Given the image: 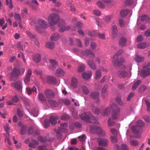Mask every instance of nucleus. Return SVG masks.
Segmentation results:
<instances>
[{"instance_id": "1", "label": "nucleus", "mask_w": 150, "mask_h": 150, "mask_svg": "<svg viewBox=\"0 0 150 150\" xmlns=\"http://www.w3.org/2000/svg\"><path fill=\"white\" fill-rule=\"evenodd\" d=\"M81 118L85 121L93 123L98 124L97 119L94 118L91 112H87L82 113L80 115Z\"/></svg>"}, {"instance_id": "2", "label": "nucleus", "mask_w": 150, "mask_h": 150, "mask_svg": "<svg viewBox=\"0 0 150 150\" xmlns=\"http://www.w3.org/2000/svg\"><path fill=\"white\" fill-rule=\"evenodd\" d=\"M25 71L24 68H21L18 70L16 68H15L13 69L12 72L11 73H9L8 75L11 80H15L16 79V77L18 76L23 74Z\"/></svg>"}, {"instance_id": "3", "label": "nucleus", "mask_w": 150, "mask_h": 150, "mask_svg": "<svg viewBox=\"0 0 150 150\" xmlns=\"http://www.w3.org/2000/svg\"><path fill=\"white\" fill-rule=\"evenodd\" d=\"M59 19V16L58 14L52 13L49 16L47 21L50 25L53 26L57 23Z\"/></svg>"}, {"instance_id": "4", "label": "nucleus", "mask_w": 150, "mask_h": 150, "mask_svg": "<svg viewBox=\"0 0 150 150\" xmlns=\"http://www.w3.org/2000/svg\"><path fill=\"white\" fill-rule=\"evenodd\" d=\"M38 23L40 27L36 26L35 27V29L36 31L39 33H42V29H46L48 27V24L47 22L44 20L41 19L38 20Z\"/></svg>"}, {"instance_id": "5", "label": "nucleus", "mask_w": 150, "mask_h": 150, "mask_svg": "<svg viewBox=\"0 0 150 150\" xmlns=\"http://www.w3.org/2000/svg\"><path fill=\"white\" fill-rule=\"evenodd\" d=\"M150 65V63L148 62L143 67L141 73L142 77H145L150 75V69L148 67Z\"/></svg>"}, {"instance_id": "6", "label": "nucleus", "mask_w": 150, "mask_h": 150, "mask_svg": "<svg viewBox=\"0 0 150 150\" xmlns=\"http://www.w3.org/2000/svg\"><path fill=\"white\" fill-rule=\"evenodd\" d=\"M117 74L120 78H125L127 77L128 75L131 76V73L130 71L127 72L124 70H120L118 71Z\"/></svg>"}, {"instance_id": "7", "label": "nucleus", "mask_w": 150, "mask_h": 150, "mask_svg": "<svg viewBox=\"0 0 150 150\" xmlns=\"http://www.w3.org/2000/svg\"><path fill=\"white\" fill-rule=\"evenodd\" d=\"M138 125L137 126H133L132 128V130L134 132H137L139 130L140 127L144 125V123L141 120H139L137 122Z\"/></svg>"}, {"instance_id": "8", "label": "nucleus", "mask_w": 150, "mask_h": 150, "mask_svg": "<svg viewBox=\"0 0 150 150\" xmlns=\"http://www.w3.org/2000/svg\"><path fill=\"white\" fill-rule=\"evenodd\" d=\"M116 107V105L114 103L110 105L109 107L106 108L104 111L103 113L102 114V115L104 116H107L110 113L111 110L114 109Z\"/></svg>"}, {"instance_id": "9", "label": "nucleus", "mask_w": 150, "mask_h": 150, "mask_svg": "<svg viewBox=\"0 0 150 150\" xmlns=\"http://www.w3.org/2000/svg\"><path fill=\"white\" fill-rule=\"evenodd\" d=\"M11 86L18 90L21 91L22 88V84L20 81H17L12 83Z\"/></svg>"}, {"instance_id": "10", "label": "nucleus", "mask_w": 150, "mask_h": 150, "mask_svg": "<svg viewBox=\"0 0 150 150\" xmlns=\"http://www.w3.org/2000/svg\"><path fill=\"white\" fill-rule=\"evenodd\" d=\"M41 77L44 82L54 83L56 81V79L55 78L51 76H48L45 77L41 76Z\"/></svg>"}, {"instance_id": "11", "label": "nucleus", "mask_w": 150, "mask_h": 150, "mask_svg": "<svg viewBox=\"0 0 150 150\" xmlns=\"http://www.w3.org/2000/svg\"><path fill=\"white\" fill-rule=\"evenodd\" d=\"M98 142L100 145L106 146L108 145V141L105 139L99 138L98 140Z\"/></svg>"}, {"instance_id": "12", "label": "nucleus", "mask_w": 150, "mask_h": 150, "mask_svg": "<svg viewBox=\"0 0 150 150\" xmlns=\"http://www.w3.org/2000/svg\"><path fill=\"white\" fill-rule=\"evenodd\" d=\"M92 74V72L91 71H89L87 72H84L82 74L83 78L86 80H88L90 79L91 77Z\"/></svg>"}, {"instance_id": "13", "label": "nucleus", "mask_w": 150, "mask_h": 150, "mask_svg": "<svg viewBox=\"0 0 150 150\" xmlns=\"http://www.w3.org/2000/svg\"><path fill=\"white\" fill-rule=\"evenodd\" d=\"M33 59L36 63H38L40 60L41 57L39 53L35 54L33 56Z\"/></svg>"}, {"instance_id": "14", "label": "nucleus", "mask_w": 150, "mask_h": 150, "mask_svg": "<svg viewBox=\"0 0 150 150\" xmlns=\"http://www.w3.org/2000/svg\"><path fill=\"white\" fill-rule=\"evenodd\" d=\"M55 74L56 76L60 77L64 76L65 74V72L62 69H58L56 70Z\"/></svg>"}, {"instance_id": "15", "label": "nucleus", "mask_w": 150, "mask_h": 150, "mask_svg": "<svg viewBox=\"0 0 150 150\" xmlns=\"http://www.w3.org/2000/svg\"><path fill=\"white\" fill-rule=\"evenodd\" d=\"M32 74V71L30 69H28V70L27 74L24 78V81L26 83L29 82L30 80V78Z\"/></svg>"}, {"instance_id": "16", "label": "nucleus", "mask_w": 150, "mask_h": 150, "mask_svg": "<svg viewBox=\"0 0 150 150\" xmlns=\"http://www.w3.org/2000/svg\"><path fill=\"white\" fill-rule=\"evenodd\" d=\"M93 129L97 134L100 135L101 136H104L105 135V132L100 127H96L94 128Z\"/></svg>"}, {"instance_id": "17", "label": "nucleus", "mask_w": 150, "mask_h": 150, "mask_svg": "<svg viewBox=\"0 0 150 150\" xmlns=\"http://www.w3.org/2000/svg\"><path fill=\"white\" fill-rule=\"evenodd\" d=\"M71 85L72 87L75 88H76L78 85V82L77 79L75 77H73L71 80Z\"/></svg>"}, {"instance_id": "18", "label": "nucleus", "mask_w": 150, "mask_h": 150, "mask_svg": "<svg viewBox=\"0 0 150 150\" xmlns=\"http://www.w3.org/2000/svg\"><path fill=\"white\" fill-rule=\"evenodd\" d=\"M59 38V35L57 33L53 34L50 36V39L51 40L53 41H56Z\"/></svg>"}, {"instance_id": "19", "label": "nucleus", "mask_w": 150, "mask_h": 150, "mask_svg": "<svg viewBox=\"0 0 150 150\" xmlns=\"http://www.w3.org/2000/svg\"><path fill=\"white\" fill-rule=\"evenodd\" d=\"M134 59L136 62L139 63L144 60V57L138 55H136L134 57Z\"/></svg>"}, {"instance_id": "20", "label": "nucleus", "mask_w": 150, "mask_h": 150, "mask_svg": "<svg viewBox=\"0 0 150 150\" xmlns=\"http://www.w3.org/2000/svg\"><path fill=\"white\" fill-rule=\"evenodd\" d=\"M123 52V50H120L117 53H116L113 56V63L115 65L116 63L115 62V61L117 59V57L118 56L120 55L121 53Z\"/></svg>"}, {"instance_id": "21", "label": "nucleus", "mask_w": 150, "mask_h": 150, "mask_svg": "<svg viewBox=\"0 0 150 150\" xmlns=\"http://www.w3.org/2000/svg\"><path fill=\"white\" fill-rule=\"evenodd\" d=\"M149 43L142 42L138 44L137 45V47L140 49H144L147 46H149Z\"/></svg>"}, {"instance_id": "22", "label": "nucleus", "mask_w": 150, "mask_h": 150, "mask_svg": "<svg viewBox=\"0 0 150 150\" xmlns=\"http://www.w3.org/2000/svg\"><path fill=\"white\" fill-rule=\"evenodd\" d=\"M45 46L46 47L50 49H52L55 47L54 42H48L46 43Z\"/></svg>"}, {"instance_id": "23", "label": "nucleus", "mask_w": 150, "mask_h": 150, "mask_svg": "<svg viewBox=\"0 0 150 150\" xmlns=\"http://www.w3.org/2000/svg\"><path fill=\"white\" fill-rule=\"evenodd\" d=\"M50 62L51 65L50 68L52 69H54L57 66V62L54 60L50 59Z\"/></svg>"}, {"instance_id": "24", "label": "nucleus", "mask_w": 150, "mask_h": 150, "mask_svg": "<svg viewBox=\"0 0 150 150\" xmlns=\"http://www.w3.org/2000/svg\"><path fill=\"white\" fill-rule=\"evenodd\" d=\"M26 91L29 95H30L32 94V93L35 91V93H37L36 88L35 86H34L32 89H30L29 88H26Z\"/></svg>"}, {"instance_id": "25", "label": "nucleus", "mask_w": 150, "mask_h": 150, "mask_svg": "<svg viewBox=\"0 0 150 150\" xmlns=\"http://www.w3.org/2000/svg\"><path fill=\"white\" fill-rule=\"evenodd\" d=\"M99 93L97 92H93L91 93V96L94 98L96 99V102L98 103L99 101L98 96Z\"/></svg>"}, {"instance_id": "26", "label": "nucleus", "mask_w": 150, "mask_h": 150, "mask_svg": "<svg viewBox=\"0 0 150 150\" xmlns=\"http://www.w3.org/2000/svg\"><path fill=\"white\" fill-rule=\"evenodd\" d=\"M70 28V26L68 25H64L61 26L59 29L60 32H63L65 30H67Z\"/></svg>"}, {"instance_id": "27", "label": "nucleus", "mask_w": 150, "mask_h": 150, "mask_svg": "<svg viewBox=\"0 0 150 150\" xmlns=\"http://www.w3.org/2000/svg\"><path fill=\"white\" fill-rule=\"evenodd\" d=\"M101 75L100 71L99 69H98L96 71L95 78L96 79H100Z\"/></svg>"}, {"instance_id": "28", "label": "nucleus", "mask_w": 150, "mask_h": 150, "mask_svg": "<svg viewBox=\"0 0 150 150\" xmlns=\"http://www.w3.org/2000/svg\"><path fill=\"white\" fill-rule=\"evenodd\" d=\"M120 115L119 110H118L116 112H114L112 113V118L115 120L116 119L118 118Z\"/></svg>"}, {"instance_id": "29", "label": "nucleus", "mask_w": 150, "mask_h": 150, "mask_svg": "<svg viewBox=\"0 0 150 150\" xmlns=\"http://www.w3.org/2000/svg\"><path fill=\"white\" fill-rule=\"evenodd\" d=\"M126 40V39L124 37L121 38L119 41L120 45L122 47L125 46Z\"/></svg>"}, {"instance_id": "30", "label": "nucleus", "mask_w": 150, "mask_h": 150, "mask_svg": "<svg viewBox=\"0 0 150 150\" xmlns=\"http://www.w3.org/2000/svg\"><path fill=\"white\" fill-rule=\"evenodd\" d=\"M58 118L57 117L51 116L50 117V120L51 123L52 125H55L56 123L57 119Z\"/></svg>"}, {"instance_id": "31", "label": "nucleus", "mask_w": 150, "mask_h": 150, "mask_svg": "<svg viewBox=\"0 0 150 150\" xmlns=\"http://www.w3.org/2000/svg\"><path fill=\"white\" fill-rule=\"evenodd\" d=\"M39 144V143L38 141L33 140V142L29 144V146L32 148H34L35 146L36 145H38Z\"/></svg>"}, {"instance_id": "32", "label": "nucleus", "mask_w": 150, "mask_h": 150, "mask_svg": "<svg viewBox=\"0 0 150 150\" xmlns=\"http://www.w3.org/2000/svg\"><path fill=\"white\" fill-rule=\"evenodd\" d=\"M88 64L90 67L93 69H95L96 68V66L95 64L93 61H89L88 62Z\"/></svg>"}, {"instance_id": "33", "label": "nucleus", "mask_w": 150, "mask_h": 150, "mask_svg": "<svg viewBox=\"0 0 150 150\" xmlns=\"http://www.w3.org/2000/svg\"><path fill=\"white\" fill-rule=\"evenodd\" d=\"M85 68L84 65L82 64H81L79 66L78 69V71L80 72L83 71Z\"/></svg>"}, {"instance_id": "34", "label": "nucleus", "mask_w": 150, "mask_h": 150, "mask_svg": "<svg viewBox=\"0 0 150 150\" xmlns=\"http://www.w3.org/2000/svg\"><path fill=\"white\" fill-rule=\"evenodd\" d=\"M141 81L140 80H138L135 82L132 87V90H135L137 87L138 85L141 83Z\"/></svg>"}, {"instance_id": "35", "label": "nucleus", "mask_w": 150, "mask_h": 150, "mask_svg": "<svg viewBox=\"0 0 150 150\" xmlns=\"http://www.w3.org/2000/svg\"><path fill=\"white\" fill-rule=\"evenodd\" d=\"M45 94L47 97L50 98L53 95V94L52 93V91L50 90H47L45 91Z\"/></svg>"}, {"instance_id": "36", "label": "nucleus", "mask_w": 150, "mask_h": 150, "mask_svg": "<svg viewBox=\"0 0 150 150\" xmlns=\"http://www.w3.org/2000/svg\"><path fill=\"white\" fill-rule=\"evenodd\" d=\"M82 90L84 94L86 95L88 94L89 93V91L85 86L82 87Z\"/></svg>"}, {"instance_id": "37", "label": "nucleus", "mask_w": 150, "mask_h": 150, "mask_svg": "<svg viewBox=\"0 0 150 150\" xmlns=\"http://www.w3.org/2000/svg\"><path fill=\"white\" fill-rule=\"evenodd\" d=\"M128 13V11L127 10H123L121 11L120 15L122 17H125L126 16Z\"/></svg>"}, {"instance_id": "38", "label": "nucleus", "mask_w": 150, "mask_h": 150, "mask_svg": "<svg viewBox=\"0 0 150 150\" xmlns=\"http://www.w3.org/2000/svg\"><path fill=\"white\" fill-rule=\"evenodd\" d=\"M49 103L51 106L55 107L57 105V103L54 100H50L48 101Z\"/></svg>"}, {"instance_id": "39", "label": "nucleus", "mask_w": 150, "mask_h": 150, "mask_svg": "<svg viewBox=\"0 0 150 150\" xmlns=\"http://www.w3.org/2000/svg\"><path fill=\"white\" fill-rule=\"evenodd\" d=\"M86 52L88 54V56H90L92 58H94V54L92 52V51L90 50H87L86 51Z\"/></svg>"}, {"instance_id": "40", "label": "nucleus", "mask_w": 150, "mask_h": 150, "mask_svg": "<svg viewBox=\"0 0 150 150\" xmlns=\"http://www.w3.org/2000/svg\"><path fill=\"white\" fill-rule=\"evenodd\" d=\"M93 112L96 115L98 114L100 112V111L98 108L94 107L92 109Z\"/></svg>"}, {"instance_id": "41", "label": "nucleus", "mask_w": 150, "mask_h": 150, "mask_svg": "<svg viewBox=\"0 0 150 150\" xmlns=\"http://www.w3.org/2000/svg\"><path fill=\"white\" fill-rule=\"evenodd\" d=\"M110 132L115 136H117V130L113 128H111L110 129Z\"/></svg>"}, {"instance_id": "42", "label": "nucleus", "mask_w": 150, "mask_h": 150, "mask_svg": "<svg viewBox=\"0 0 150 150\" xmlns=\"http://www.w3.org/2000/svg\"><path fill=\"white\" fill-rule=\"evenodd\" d=\"M6 4L7 5L9 6V7L11 8H12L13 7V5L12 2L11 0H6Z\"/></svg>"}, {"instance_id": "43", "label": "nucleus", "mask_w": 150, "mask_h": 150, "mask_svg": "<svg viewBox=\"0 0 150 150\" xmlns=\"http://www.w3.org/2000/svg\"><path fill=\"white\" fill-rule=\"evenodd\" d=\"M130 144L133 146H137L138 144V142L136 140H132L130 141Z\"/></svg>"}, {"instance_id": "44", "label": "nucleus", "mask_w": 150, "mask_h": 150, "mask_svg": "<svg viewBox=\"0 0 150 150\" xmlns=\"http://www.w3.org/2000/svg\"><path fill=\"white\" fill-rule=\"evenodd\" d=\"M112 33L113 35H115L117 33V30L116 25H115L112 26Z\"/></svg>"}, {"instance_id": "45", "label": "nucleus", "mask_w": 150, "mask_h": 150, "mask_svg": "<svg viewBox=\"0 0 150 150\" xmlns=\"http://www.w3.org/2000/svg\"><path fill=\"white\" fill-rule=\"evenodd\" d=\"M14 17L16 20L20 21L21 19L20 16L18 13H15L14 16Z\"/></svg>"}, {"instance_id": "46", "label": "nucleus", "mask_w": 150, "mask_h": 150, "mask_svg": "<svg viewBox=\"0 0 150 150\" xmlns=\"http://www.w3.org/2000/svg\"><path fill=\"white\" fill-rule=\"evenodd\" d=\"M146 104L147 106V109L148 111H150V103L147 100H145Z\"/></svg>"}, {"instance_id": "47", "label": "nucleus", "mask_w": 150, "mask_h": 150, "mask_svg": "<svg viewBox=\"0 0 150 150\" xmlns=\"http://www.w3.org/2000/svg\"><path fill=\"white\" fill-rule=\"evenodd\" d=\"M44 127L45 128H47L50 125V123L48 120H45L44 121Z\"/></svg>"}, {"instance_id": "48", "label": "nucleus", "mask_w": 150, "mask_h": 150, "mask_svg": "<svg viewBox=\"0 0 150 150\" xmlns=\"http://www.w3.org/2000/svg\"><path fill=\"white\" fill-rule=\"evenodd\" d=\"M112 18V17L111 16H108L104 17L103 19L105 21L107 22L110 21Z\"/></svg>"}, {"instance_id": "49", "label": "nucleus", "mask_w": 150, "mask_h": 150, "mask_svg": "<svg viewBox=\"0 0 150 150\" xmlns=\"http://www.w3.org/2000/svg\"><path fill=\"white\" fill-rule=\"evenodd\" d=\"M4 127L5 131L7 132V134H8V131L9 130V127L8 124H6Z\"/></svg>"}, {"instance_id": "50", "label": "nucleus", "mask_w": 150, "mask_h": 150, "mask_svg": "<svg viewBox=\"0 0 150 150\" xmlns=\"http://www.w3.org/2000/svg\"><path fill=\"white\" fill-rule=\"evenodd\" d=\"M31 113L34 117H37L38 115V110L37 109L35 110H33L32 111Z\"/></svg>"}, {"instance_id": "51", "label": "nucleus", "mask_w": 150, "mask_h": 150, "mask_svg": "<svg viewBox=\"0 0 150 150\" xmlns=\"http://www.w3.org/2000/svg\"><path fill=\"white\" fill-rule=\"evenodd\" d=\"M52 2L54 3L56 6H59L61 4V3L59 1H57L56 0H49Z\"/></svg>"}, {"instance_id": "52", "label": "nucleus", "mask_w": 150, "mask_h": 150, "mask_svg": "<svg viewBox=\"0 0 150 150\" xmlns=\"http://www.w3.org/2000/svg\"><path fill=\"white\" fill-rule=\"evenodd\" d=\"M69 116L67 114H64L61 117V119L62 120H66L69 119Z\"/></svg>"}, {"instance_id": "53", "label": "nucleus", "mask_w": 150, "mask_h": 150, "mask_svg": "<svg viewBox=\"0 0 150 150\" xmlns=\"http://www.w3.org/2000/svg\"><path fill=\"white\" fill-rule=\"evenodd\" d=\"M26 34L30 38H33L35 37L34 35H33L29 31H27Z\"/></svg>"}, {"instance_id": "54", "label": "nucleus", "mask_w": 150, "mask_h": 150, "mask_svg": "<svg viewBox=\"0 0 150 150\" xmlns=\"http://www.w3.org/2000/svg\"><path fill=\"white\" fill-rule=\"evenodd\" d=\"M38 149L39 150H47L45 146H38Z\"/></svg>"}, {"instance_id": "55", "label": "nucleus", "mask_w": 150, "mask_h": 150, "mask_svg": "<svg viewBox=\"0 0 150 150\" xmlns=\"http://www.w3.org/2000/svg\"><path fill=\"white\" fill-rule=\"evenodd\" d=\"M40 99L42 101H45V98L42 94L41 93H39L38 95Z\"/></svg>"}, {"instance_id": "56", "label": "nucleus", "mask_w": 150, "mask_h": 150, "mask_svg": "<svg viewBox=\"0 0 150 150\" xmlns=\"http://www.w3.org/2000/svg\"><path fill=\"white\" fill-rule=\"evenodd\" d=\"M38 139L39 141L42 142H45L47 140V139L46 138H43L41 136H39L38 137Z\"/></svg>"}, {"instance_id": "57", "label": "nucleus", "mask_w": 150, "mask_h": 150, "mask_svg": "<svg viewBox=\"0 0 150 150\" xmlns=\"http://www.w3.org/2000/svg\"><path fill=\"white\" fill-rule=\"evenodd\" d=\"M85 135L84 134H83L81 136H79L78 138L80 141H84L85 139Z\"/></svg>"}, {"instance_id": "58", "label": "nucleus", "mask_w": 150, "mask_h": 150, "mask_svg": "<svg viewBox=\"0 0 150 150\" xmlns=\"http://www.w3.org/2000/svg\"><path fill=\"white\" fill-rule=\"evenodd\" d=\"M97 5L100 8H103L104 7V5L101 1H98L97 3Z\"/></svg>"}, {"instance_id": "59", "label": "nucleus", "mask_w": 150, "mask_h": 150, "mask_svg": "<svg viewBox=\"0 0 150 150\" xmlns=\"http://www.w3.org/2000/svg\"><path fill=\"white\" fill-rule=\"evenodd\" d=\"M117 136L114 137L113 136H111L110 137V139L111 141L113 142H117V139L116 138V137Z\"/></svg>"}, {"instance_id": "60", "label": "nucleus", "mask_w": 150, "mask_h": 150, "mask_svg": "<svg viewBox=\"0 0 150 150\" xmlns=\"http://www.w3.org/2000/svg\"><path fill=\"white\" fill-rule=\"evenodd\" d=\"M93 13L94 14L97 16H100L101 14L100 11L98 10H94L93 11Z\"/></svg>"}, {"instance_id": "61", "label": "nucleus", "mask_w": 150, "mask_h": 150, "mask_svg": "<svg viewBox=\"0 0 150 150\" xmlns=\"http://www.w3.org/2000/svg\"><path fill=\"white\" fill-rule=\"evenodd\" d=\"M17 45L18 47L21 50H23V48L22 45L21 43L20 42H18L17 44Z\"/></svg>"}, {"instance_id": "62", "label": "nucleus", "mask_w": 150, "mask_h": 150, "mask_svg": "<svg viewBox=\"0 0 150 150\" xmlns=\"http://www.w3.org/2000/svg\"><path fill=\"white\" fill-rule=\"evenodd\" d=\"M107 88V85H105V86H104L102 91V92L103 94L105 93H106V90Z\"/></svg>"}, {"instance_id": "63", "label": "nucleus", "mask_w": 150, "mask_h": 150, "mask_svg": "<svg viewBox=\"0 0 150 150\" xmlns=\"http://www.w3.org/2000/svg\"><path fill=\"white\" fill-rule=\"evenodd\" d=\"M121 150H128L127 145L125 144H122L121 145Z\"/></svg>"}, {"instance_id": "64", "label": "nucleus", "mask_w": 150, "mask_h": 150, "mask_svg": "<svg viewBox=\"0 0 150 150\" xmlns=\"http://www.w3.org/2000/svg\"><path fill=\"white\" fill-rule=\"evenodd\" d=\"M145 35L146 37L150 36V29L147 30L145 32Z\"/></svg>"}]
</instances>
